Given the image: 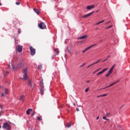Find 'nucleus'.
Instances as JSON below:
<instances>
[{
	"label": "nucleus",
	"instance_id": "1",
	"mask_svg": "<svg viewBox=\"0 0 130 130\" xmlns=\"http://www.w3.org/2000/svg\"><path fill=\"white\" fill-rule=\"evenodd\" d=\"M27 73H28V68H23L22 73L24 75L22 79L24 80V81H25V80H27V79H28Z\"/></svg>",
	"mask_w": 130,
	"mask_h": 130
},
{
	"label": "nucleus",
	"instance_id": "2",
	"mask_svg": "<svg viewBox=\"0 0 130 130\" xmlns=\"http://www.w3.org/2000/svg\"><path fill=\"white\" fill-rule=\"evenodd\" d=\"M3 128L4 129H7V130H10L11 129V125L9 124V123L5 122L3 124V125L2 126Z\"/></svg>",
	"mask_w": 130,
	"mask_h": 130
},
{
	"label": "nucleus",
	"instance_id": "3",
	"mask_svg": "<svg viewBox=\"0 0 130 130\" xmlns=\"http://www.w3.org/2000/svg\"><path fill=\"white\" fill-rule=\"evenodd\" d=\"M115 64L113 65L110 70L109 71L108 73L106 75V77H109V76L112 74V72L114 68H115Z\"/></svg>",
	"mask_w": 130,
	"mask_h": 130
},
{
	"label": "nucleus",
	"instance_id": "4",
	"mask_svg": "<svg viewBox=\"0 0 130 130\" xmlns=\"http://www.w3.org/2000/svg\"><path fill=\"white\" fill-rule=\"evenodd\" d=\"M23 66H24V64H23L22 62H20L19 64H18L17 65L16 68L14 67V66H12L13 67V70H19V69H20V68H22V67H23Z\"/></svg>",
	"mask_w": 130,
	"mask_h": 130
},
{
	"label": "nucleus",
	"instance_id": "5",
	"mask_svg": "<svg viewBox=\"0 0 130 130\" xmlns=\"http://www.w3.org/2000/svg\"><path fill=\"white\" fill-rule=\"evenodd\" d=\"M38 27H39L40 29H45V28H46V25L44 22H41L38 24Z\"/></svg>",
	"mask_w": 130,
	"mask_h": 130
},
{
	"label": "nucleus",
	"instance_id": "6",
	"mask_svg": "<svg viewBox=\"0 0 130 130\" xmlns=\"http://www.w3.org/2000/svg\"><path fill=\"white\" fill-rule=\"evenodd\" d=\"M29 49H30V51L31 55H34V54H35L36 51L35 49H34V48H33V47L30 46L29 47Z\"/></svg>",
	"mask_w": 130,
	"mask_h": 130
},
{
	"label": "nucleus",
	"instance_id": "7",
	"mask_svg": "<svg viewBox=\"0 0 130 130\" xmlns=\"http://www.w3.org/2000/svg\"><path fill=\"white\" fill-rule=\"evenodd\" d=\"M95 45H96V44H94L89 47H88L85 50L82 51V53H85V52H86V51H87V50H89V49H91V48H92V47H93V46H95Z\"/></svg>",
	"mask_w": 130,
	"mask_h": 130
},
{
	"label": "nucleus",
	"instance_id": "8",
	"mask_svg": "<svg viewBox=\"0 0 130 130\" xmlns=\"http://www.w3.org/2000/svg\"><path fill=\"white\" fill-rule=\"evenodd\" d=\"M108 68L104 69L102 71L96 74V76H100V75L103 74V73L106 72V71H108Z\"/></svg>",
	"mask_w": 130,
	"mask_h": 130
},
{
	"label": "nucleus",
	"instance_id": "9",
	"mask_svg": "<svg viewBox=\"0 0 130 130\" xmlns=\"http://www.w3.org/2000/svg\"><path fill=\"white\" fill-rule=\"evenodd\" d=\"M88 37V35H83V36H82L81 37H79L77 38V39H79L80 40H82L83 39H86V38H87Z\"/></svg>",
	"mask_w": 130,
	"mask_h": 130
},
{
	"label": "nucleus",
	"instance_id": "10",
	"mask_svg": "<svg viewBox=\"0 0 130 130\" xmlns=\"http://www.w3.org/2000/svg\"><path fill=\"white\" fill-rule=\"evenodd\" d=\"M118 81H116V82L111 84L108 86H107V87H106L105 88H101L100 90H102L103 89H107V88H109L110 87H111V86H113V85H115V84H116V83H118Z\"/></svg>",
	"mask_w": 130,
	"mask_h": 130
},
{
	"label": "nucleus",
	"instance_id": "11",
	"mask_svg": "<svg viewBox=\"0 0 130 130\" xmlns=\"http://www.w3.org/2000/svg\"><path fill=\"white\" fill-rule=\"evenodd\" d=\"M17 49L18 52H22V51L23 50V46H18Z\"/></svg>",
	"mask_w": 130,
	"mask_h": 130
},
{
	"label": "nucleus",
	"instance_id": "12",
	"mask_svg": "<svg viewBox=\"0 0 130 130\" xmlns=\"http://www.w3.org/2000/svg\"><path fill=\"white\" fill-rule=\"evenodd\" d=\"M92 14H94V12H91L83 16L82 18H87V17H90V16H91V15H92Z\"/></svg>",
	"mask_w": 130,
	"mask_h": 130
},
{
	"label": "nucleus",
	"instance_id": "13",
	"mask_svg": "<svg viewBox=\"0 0 130 130\" xmlns=\"http://www.w3.org/2000/svg\"><path fill=\"white\" fill-rule=\"evenodd\" d=\"M92 9H94V5L87 6V10H92Z\"/></svg>",
	"mask_w": 130,
	"mask_h": 130
},
{
	"label": "nucleus",
	"instance_id": "14",
	"mask_svg": "<svg viewBox=\"0 0 130 130\" xmlns=\"http://www.w3.org/2000/svg\"><path fill=\"white\" fill-rule=\"evenodd\" d=\"M25 98V95H22L21 96H20V99H19V100L20 101H22V102H24V99Z\"/></svg>",
	"mask_w": 130,
	"mask_h": 130
},
{
	"label": "nucleus",
	"instance_id": "15",
	"mask_svg": "<svg viewBox=\"0 0 130 130\" xmlns=\"http://www.w3.org/2000/svg\"><path fill=\"white\" fill-rule=\"evenodd\" d=\"M28 85H30L31 89H32V90H33V89H34V86H33L32 85V84H31V81L29 80L28 81Z\"/></svg>",
	"mask_w": 130,
	"mask_h": 130
},
{
	"label": "nucleus",
	"instance_id": "16",
	"mask_svg": "<svg viewBox=\"0 0 130 130\" xmlns=\"http://www.w3.org/2000/svg\"><path fill=\"white\" fill-rule=\"evenodd\" d=\"M40 86L41 89H44V85H43V82H41L40 83Z\"/></svg>",
	"mask_w": 130,
	"mask_h": 130
},
{
	"label": "nucleus",
	"instance_id": "17",
	"mask_svg": "<svg viewBox=\"0 0 130 130\" xmlns=\"http://www.w3.org/2000/svg\"><path fill=\"white\" fill-rule=\"evenodd\" d=\"M31 111H32V109H28L27 111H26V114L27 115H29V114H30V112H31Z\"/></svg>",
	"mask_w": 130,
	"mask_h": 130
},
{
	"label": "nucleus",
	"instance_id": "18",
	"mask_svg": "<svg viewBox=\"0 0 130 130\" xmlns=\"http://www.w3.org/2000/svg\"><path fill=\"white\" fill-rule=\"evenodd\" d=\"M106 96H107V94H102L100 95H97L96 97H97V98H100V97H105Z\"/></svg>",
	"mask_w": 130,
	"mask_h": 130
},
{
	"label": "nucleus",
	"instance_id": "19",
	"mask_svg": "<svg viewBox=\"0 0 130 130\" xmlns=\"http://www.w3.org/2000/svg\"><path fill=\"white\" fill-rule=\"evenodd\" d=\"M34 12H35V13H36V14H37V15H39V13L40 12H39V11H38V10H37V9H34Z\"/></svg>",
	"mask_w": 130,
	"mask_h": 130
},
{
	"label": "nucleus",
	"instance_id": "20",
	"mask_svg": "<svg viewBox=\"0 0 130 130\" xmlns=\"http://www.w3.org/2000/svg\"><path fill=\"white\" fill-rule=\"evenodd\" d=\"M40 92H41V95H43V93H44V89H41Z\"/></svg>",
	"mask_w": 130,
	"mask_h": 130
},
{
	"label": "nucleus",
	"instance_id": "21",
	"mask_svg": "<svg viewBox=\"0 0 130 130\" xmlns=\"http://www.w3.org/2000/svg\"><path fill=\"white\" fill-rule=\"evenodd\" d=\"M67 50L69 52V53H72V51L69 49L68 47H67Z\"/></svg>",
	"mask_w": 130,
	"mask_h": 130
},
{
	"label": "nucleus",
	"instance_id": "22",
	"mask_svg": "<svg viewBox=\"0 0 130 130\" xmlns=\"http://www.w3.org/2000/svg\"><path fill=\"white\" fill-rule=\"evenodd\" d=\"M5 94H8L9 93V90H8V89H5Z\"/></svg>",
	"mask_w": 130,
	"mask_h": 130
},
{
	"label": "nucleus",
	"instance_id": "23",
	"mask_svg": "<svg viewBox=\"0 0 130 130\" xmlns=\"http://www.w3.org/2000/svg\"><path fill=\"white\" fill-rule=\"evenodd\" d=\"M112 27H113V25H112L108 27H106V29H110V28H112Z\"/></svg>",
	"mask_w": 130,
	"mask_h": 130
},
{
	"label": "nucleus",
	"instance_id": "24",
	"mask_svg": "<svg viewBox=\"0 0 130 130\" xmlns=\"http://www.w3.org/2000/svg\"><path fill=\"white\" fill-rule=\"evenodd\" d=\"M55 51H57L56 52V54H58V53H59V51H58V49H55Z\"/></svg>",
	"mask_w": 130,
	"mask_h": 130
},
{
	"label": "nucleus",
	"instance_id": "25",
	"mask_svg": "<svg viewBox=\"0 0 130 130\" xmlns=\"http://www.w3.org/2000/svg\"><path fill=\"white\" fill-rule=\"evenodd\" d=\"M85 64H86V63H84L83 64L79 66V68H83V67H84V66H85Z\"/></svg>",
	"mask_w": 130,
	"mask_h": 130
},
{
	"label": "nucleus",
	"instance_id": "26",
	"mask_svg": "<svg viewBox=\"0 0 130 130\" xmlns=\"http://www.w3.org/2000/svg\"><path fill=\"white\" fill-rule=\"evenodd\" d=\"M96 73H98V71H97V70H96L95 71H94L92 74L93 75H95V74H96Z\"/></svg>",
	"mask_w": 130,
	"mask_h": 130
},
{
	"label": "nucleus",
	"instance_id": "27",
	"mask_svg": "<svg viewBox=\"0 0 130 130\" xmlns=\"http://www.w3.org/2000/svg\"><path fill=\"white\" fill-rule=\"evenodd\" d=\"M71 123H68L67 124V127H71Z\"/></svg>",
	"mask_w": 130,
	"mask_h": 130
},
{
	"label": "nucleus",
	"instance_id": "28",
	"mask_svg": "<svg viewBox=\"0 0 130 130\" xmlns=\"http://www.w3.org/2000/svg\"><path fill=\"white\" fill-rule=\"evenodd\" d=\"M101 60H98L96 62L93 63V64H96V63H98V62H99V61H100Z\"/></svg>",
	"mask_w": 130,
	"mask_h": 130
},
{
	"label": "nucleus",
	"instance_id": "29",
	"mask_svg": "<svg viewBox=\"0 0 130 130\" xmlns=\"http://www.w3.org/2000/svg\"><path fill=\"white\" fill-rule=\"evenodd\" d=\"M92 66H94V64L92 63V64H91L89 65V66H88L87 67V69H89V68H90V67H92Z\"/></svg>",
	"mask_w": 130,
	"mask_h": 130
},
{
	"label": "nucleus",
	"instance_id": "30",
	"mask_svg": "<svg viewBox=\"0 0 130 130\" xmlns=\"http://www.w3.org/2000/svg\"><path fill=\"white\" fill-rule=\"evenodd\" d=\"M89 88H86L85 90V92H86V93H87V92H88V91H89Z\"/></svg>",
	"mask_w": 130,
	"mask_h": 130
},
{
	"label": "nucleus",
	"instance_id": "31",
	"mask_svg": "<svg viewBox=\"0 0 130 130\" xmlns=\"http://www.w3.org/2000/svg\"><path fill=\"white\" fill-rule=\"evenodd\" d=\"M18 34H20V33H21V29H18Z\"/></svg>",
	"mask_w": 130,
	"mask_h": 130
},
{
	"label": "nucleus",
	"instance_id": "32",
	"mask_svg": "<svg viewBox=\"0 0 130 130\" xmlns=\"http://www.w3.org/2000/svg\"><path fill=\"white\" fill-rule=\"evenodd\" d=\"M37 119H38V120H41V118L40 117L38 116L37 117Z\"/></svg>",
	"mask_w": 130,
	"mask_h": 130
},
{
	"label": "nucleus",
	"instance_id": "33",
	"mask_svg": "<svg viewBox=\"0 0 130 130\" xmlns=\"http://www.w3.org/2000/svg\"><path fill=\"white\" fill-rule=\"evenodd\" d=\"M5 96V94H4V92H2L1 97H4Z\"/></svg>",
	"mask_w": 130,
	"mask_h": 130
},
{
	"label": "nucleus",
	"instance_id": "34",
	"mask_svg": "<svg viewBox=\"0 0 130 130\" xmlns=\"http://www.w3.org/2000/svg\"><path fill=\"white\" fill-rule=\"evenodd\" d=\"M15 4H16V5H20V2H17Z\"/></svg>",
	"mask_w": 130,
	"mask_h": 130
},
{
	"label": "nucleus",
	"instance_id": "35",
	"mask_svg": "<svg viewBox=\"0 0 130 130\" xmlns=\"http://www.w3.org/2000/svg\"><path fill=\"white\" fill-rule=\"evenodd\" d=\"M76 111H80V110L78 108H76Z\"/></svg>",
	"mask_w": 130,
	"mask_h": 130
},
{
	"label": "nucleus",
	"instance_id": "36",
	"mask_svg": "<svg viewBox=\"0 0 130 130\" xmlns=\"http://www.w3.org/2000/svg\"><path fill=\"white\" fill-rule=\"evenodd\" d=\"M103 119L106 120V116H104L103 117Z\"/></svg>",
	"mask_w": 130,
	"mask_h": 130
},
{
	"label": "nucleus",
	"instance_id": "37",
	"mask_svg": "<svg viewBox=\"0 0 130 130\" xmlns=\"http://www.w3.org/2000/svg\"><path fill=\"white\" fill-rule=\"evenodd\" d=\"M99 24H101V22H100V21L98 23H96L95 24V25H99Z\"/></svg>",
	"mask_w": 130,
	"mask_h": 130
},
{
	"label": "nucleus",
	"instance_id": "38",
	"mask_svg": "<svg viewBox=\"0 0 130 130\" xmlns=\"http://www.w3.org/2000/svg\"><path fill=\"white\" fill-rule=\"evenodd\" d=\"M35 115V112L32 113L31 116H34V115Z\"/></svg>",
	"mask_w": 130,
	"mask_h": 130
},
{
	"label": "nucleus",
	"instance_id": "39",
	"mask_svg": "<svg viewBox=\"0 0 130 130\" xmlns=\"http://www.w3.org/2000/svg\"><path fill=\"white\" fill-rule=\"evenodd\" d=\"M101 70V68L98 69L96 70L98 72H99V71Z\"/></svg>",
	"mask_w": 130,
	"mask_h": 130
},
{
	"label": "nucleus",
	"instance_id": "40",
	"mask_svg": "<svg viewBox=\"0 0 130 130\" xmlns=\"http://www.w3.org/2000/svg\"><path fill=\"white\" fill-rule=\"evenodd\" d=\"M0 108H1V109H2V108H3V106H2L1 105H0Z\"/></svg>",
	"mask_w": 130,
	"mask_h": 130
},
{
	"label": "nucleus",
	"instance_id": "41",
	"mask_svg": "<svg viewBox=\"0 0 130 130\" xmlns=\"http://www.w3.org/2000/svg\"><path fill=\"white\" fill-rule=\"evenodd\" d=\"M109 114H110V113H107V116H109Z\"/></svg>",
	"mask_w": 130,
	"mask_h": 130
},
{
	"label": "nucleus",
	"instance_id": "42",
	"mask_svg": "<svg viewBox=\"0 0 130 130\" xmlns=\"http://www.w3.org/2000/svg\"><path fill=\"white\" fill-rule=\"evenodd\" d=\"M109 23H110V21L107 22L106 24V25H107V24H109Z\"/></svg>",
	"mask_w": 130,
	"mask_h": 130
},
{
	"label": "nucleus",
	"instance_id": "43",
	"mask_svg": "<svg viewBox=\"0 0 130 130\" xmlns=\"http://www.w3.org/2000/svg\"><path fill=\"white\" fill-rule=\"evenodd\" d=\"M100 23H101H101H103V22H104V20H103V21H100Z\"/></svg>",
	"mask_w": 130,
	"mask_h": 130
},
{
	"label": "nucleus",
	"instance_id": "44",
	"mask_svg": "<svg viewBox=\"0 0 130 130\" xmlns=\"http://www.w3.org/2000/svg\"><path fill=\"white\" fill-rule=\"evenodd\" d=\"M86 83H90V80H88L86 81Z\"/></svg>",
	"mask_w": 130,
	"mask_h": 130
},
{
	"label": "nucleus",
	"instance_id": "45",
	"mask_svg": "<svg viewBox=\"0 0 130 130\" xmlns=\"http://www.w3.org/2000/svg\"><path fill=\"white\" fill-rule=\"evenodd\" d=\"M99 119V117H96V120H98Z\"/></svg>",
	"mask_w": 130,
	"mask_h": 130
},
{
	"label": "nucleus",
	"instance_id": "46",
	"mask_svg": "<svg viewBox=\"0 0 130 130\" xmlns=\"http://www.w3.org/2000/svg\"><path fill=\"white\" fill-rule=\"evenodd\" d=\"M76 55H78V52H76Z\"/></svg>",
	"mask_w": 130,
	"mask_h": 130
},
{
	"label": "nucleus",
	"instance_id": "47",
	"mask_svg": "<svg viewBox=\"0 0 130 130\" xmlns=\"http://www.w3.org/2000/svg\"><path fill=\"white\" fill-rule=\"evenodd\" d=\"M105 120H107V121H109V119H107V118H106V119Z\"/></svg>",
	"mask_w": 130,
	"mask_h": 130
},
{
	"label": "nucleus",
	"instance_id": "48",
	"mask_svg": "<svg viewBox=\"0 0 130 130\" xmlns=\"http://www.w3.org/2000/svg\"><path fill=\"white\" fill-rule=\"evenodd\" d=\"M2 88H3V86H0V89H2Z\"/></svg>",
	"mask_w": 130,
	"mask_h": 130
},
{
	"label": "nucleus",
	"instance_id": "49",
	"mask_svg": "<svg viewBox=\"0 0 130 130\" xmlns=\"http://www.w3.org/2000/svg\"><path fill=\"white\" fill-rule=\"evenodd\" d=\"M9 74V72H6V74Z\"/></svg>",
	"mask_w": 130,
	"mask_h": 130
},
{
	"label": "nucleus",
	"instance_id": "50",
	"mask_svg": "<svg viewBox=\"0 0 130 130\" xmlns=\"http://www.w3.org/2000/svg\"><path fill=\"white\" fill-rule=\"evenodd\" d=\"M73 105L74 106H76V104L74 103V104H73Z\"/></svg>",
	"mask_w": 130,
	"mask_h": 130
},
{
	"label": "nucleus",
	"instance_id": "51",
	"mask_svg": "<svg viewBox=\"0 0 130 130\" xmlns=\"http://www.w3.org/2000/svg\"><path fill=\"white\" fill-rule=\"evenodd\" d=\"M106 60H107V59H106L104 60L103 61H105Z\"/></svg>",
	"mask_w": 130,
	"mask_h": 130
},
{
	"label": "nucleus",
	"instance_id": "52",
	"mask_svg": "<svg viewBox=\"0 0 130 130\" xmlns=\"http://www.w3.org/2000/svg\"><path fill=\"white\" fill-rule=\"evenodd\" d=\"M2 128V125H0V128Z\"/></svg>",
	"mask_w": 130,
	"mask_h": 130
},
{
	"label": "nucleus",
	"instance_id": "53",
	"mask_svg": "<svg viewBox=\"0 0 130 130\" xmlns=\"http://www.w3.org/2000/svg\"><path fill=\"white\" fill-rule=\"evenodd\" d=\"M98 12H99V11H98V10H97V11H96V13H98Z\"/></svg>",
	"mask_w": 130,
	"mask_h": 130
},
{
	"label": "nucleus",
	"instance_id": "54",
	"mask_svg": "<svg viewBox=\"0 0 130 130\" xmlns=\"http://www.w3.org/2000/svg\"><path fill=\"white\" fill-rule=\"evenodd\" d=\"M0 6H2V3H0Z\"/></svg>",
	"mask_w": 130,
	"mask_h": 130
},
{
	"label": "nucleus",
	"instance_id": "55",
	"mask_svg": "<svg viewBox=\"0 0 130 130\" xmlns=\"http://www.w3.org/2000/svg\"><path fill=\"white\" fill-rule=\"evenodd\" d=\"M4 76H7V74H4Z\"/></svg>",
	"mask_w": 130,
	"mask_h": 130
},
{
	"label": "nucleus",
	"instance_id": "56",
	"mask_svg": "<svg viewBox=\"0 0 130 130\" xmlns=\"http://www.w3.org/2000/svg\"><path fill=\"white\" fill-rule=\"evenodd\" d=\"M1 115H2V113H0V116H1Z\"/></svg>",
	"mask_w": 130,
	"mask_h": 130
},
{
	"label": "nucleus",
	"instance_id": "57",
	"mask_svg": "<svg viewBox=\"0 0 130 130\" xmlns=\"http://www.w3.org/2000/svg\"><path fill=\"white\" fill-rule=\"evenodd\" d=\"M14 57L17 59V57L15 56V57Z\"/></svg>",
	"mask_w": 130,
	"mask_h": 130
},
{
	"label": "nucleus",
	"instance_id": "58",
	"mask_svg": "<svg viewBox=\"0 0 130 130\" xmlns=\"http://www.w3.org/2000/svg\"><path fill=\"white\" fill-rule=\"evenodd\" d=\"M55 51V52H57V51Z\"/></svg>",
	"mask_w": 130,
	"mask_h": 130
}]
</instances>
